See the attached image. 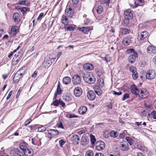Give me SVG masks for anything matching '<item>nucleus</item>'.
I'll return each instance as SVG.
<instances>
[{
  "label": "nucleus",
  "instance_id": "obj_47",
  "mask_svg": "<svg viewBox=\"0 0 156 156\" xmlns=\"http://www.w3.org/2000/svg\"><path fill=\"white\" fill-rule=\"evenodd\" d=\"M129 94H125L122 98V101H125L127 99L129 98Z\"/></svg>",
  "mask_w": 156,
  "mask_h": 156
},
{
  "label": "nucleus",
  "instance_id": "obj_56",
  "mask_svg": "<svg viewBox=\"0 0 156 156\" xmlns=\"http://www.w3.org/2000/svg\"><path fill=\"white\" fill-rule=\"evenodd\" d=\"M47 136L50 139H51V138H52V137L53 136L52 135V134L50 132H49L48 133L47 135Z\"/></svg>",
  "mask_w": 156,
  "mask_h": 156
},
{
  "label": "nucleus",
  "instance_id": "obj_33",
  "mask_svg": "<svg viewBox=\"0 0 156 156\" xmlns=\"http://www.w3.org/2000/svg\"><path fill=\"white\" fill-rule=\"evenodd\" d=\"M16 9L20 10L21 12L23 13V14H24L29 9L27 7H23L22 8H19L16 7Z\"/></svg>",
  "mask_w": 156,
  "mask_h": 156
},
{
  "label": "nucleus",
  "instance_id": "obj_10",
  "mask_svg": "<svg viewBox=\"0 0 156 156\" xmlns=\"http://www.w3.org/2000/svg\"><path fill=\"white\" fill-rule=\"evenodd\" d=\"M71 141L73 144H78L80 141V137L77 135H73L71 137Z\"/></svg>",
  "mask_w": 156,
  "mask_h": 156
},
{
  "label": "nucleus",
  "instance_id": "obj_49",
  "mask_svg": "<svg viewBox=\"0 0 156 156\" xmlns=\"http://www.w3.org/2000/svg\"><path fill=\"white\" fill-rule=\"evenodd\" d=\"M129 70L132 73L136 71V68L134 66H131L130 67Z\"/></svg>",
  "mask_w": 156,
  "mask_h": 156
},
{
  "label": "nucleus",
  "instance_id": "obj_63",
  "mask_svg": "<svg viewBox=\"0 0 156 156\" xmlns=\"http://www.w3.org/2000/svg\"><path fill=\"white\" fill-rule=\"evenodd\" d=\"M12 91H10L9 92V94L8 95L7 97L6 98L7 100H8L10 98V97H11V95H12Z\"/></svg>",
  "mask_w": 156,
  "mask_h": 156
},
{
  "label": "nucleus",
  "instance_id": "obj_9",
  "mask_svg": "<svg viewBox=\"0 0 156 156\" xmlns=\"http://www.w3.org/2000/svg\"><path fill=\"white\" fill-rule=\"evenodd\" d=\"M96 93L93 90H90L87 94L88 98L91 101L94 100L96 98Z\"/></svg>",
  "mask_w": 156,
  "mask_h": 156
},
{
  "label": "nucleus",
  "instance_id": "obj_31",
  "mask_svg": "<svg viewBox=\"0 0 156 156\" xmlns=\"http://www.w3.org/2000/svg\"><path fill=\"white\" fill-rule=\"evenodd\" d=\"M19 17L20 15L18 13L16 12L14 13L13 18L15 22H18L19 21Z\"/></svg>",
  "mask_w": 156,
  "mask_h": 156
},
{
  "label": "nucleus",
  "instance_id": "obj_50",
  "mask_svg": "<svg viewBox=\"0 0 156 156\" xmlns=\"http://www.w3.org/2000/svg\"><path fill=\"white\" fill-rule=\"evenodd\" d=\"M110 135V134L107 132H105L103 134V137L106 139L108 138L109 137Z\"/></svg>",
  "mask_w": 156,
  "mask_h": 156
},
{
  "label": "nucleus",
  "instance_id": "obj_64",
  "mask_svg": "<svg viewBox=\"0 0 156 156\" xmlns=\"http://www.w3.org/2000/svg\"><path fill=\"white\" fill-rule=\"evenodd\" d=\"M95 156H104V154L101 153H97Z\"/></svg>",
  "mask_w": 156,
  "mask_h": 156
},
{
  "label": "nucleus",
  "instance_id": "obj_22",
  "mask_svg": "<svg viewBox=\"0 0 156 156\" xmlns=\"http://www.w3.org/2000/svg\"><path fill=\"white\" fill-rule=\"evenodd\" d=\"M121 146L120 147V148L122 151H127L129 148L128 144L126 141L123 142L122 144H121Z\"/></svg>",
  "mask_w": 156,
  "mask_h": 156
},
{
  "label": "nucleus",
  "instance_id": "obj_38",
  "mask_svg": "<svg viewBox=\"0 0 156 156\" xmlns=\"http://www.w3.org/2000/svg\"><path fill=\"white\" fill-rule=\"evenodd\" d=\"M121 33L122 34H126L129 33V30L126 28H122L121 29Z\"/></svg>",
  "mask_w": 156,
  "mask_h": 156
},
{
  "label": "nucleus",
  "instance_id": "obj_1",
  "mask_svg": "<svg viewBox=\"0 0 156 156\" xmlns=\"http://www.w3.org/2000/svg\"><path fill=\"white\" fill-rule=\"evenodd\" d=\"M127 52L130 54L128 58V61L131 63H133L135 62L136 57H138L137 52L133 49H129Z\"/></svg>",
  "mask_w": 156,
  "mask_h": 156
},
{
  "label": "nucleus",
  "instance_id": "obj_19",
  "mask_svg": "<svg viewBox=\"0 0 156 156\" xmlns=\"http://www.w3.org/2000/svg\"><path fill=\"white\" fill-rule=\"evenodd\" d=\"M94 66L93 64L87 63L83 65V68L85 70H87L90 71L93 70L94 69Z\"/></svg>",
  "mask_w": 156,
  "mask_h": 156
},
{
  "label": "nucleus",
  "instance_id": "obj_62",
  "mask_svg": "<svg viewBox=\"0 0 156 156\" xmlns=\"http://www.w3.org/2000/svg\"><path fill=\"white\" fill-rule=\"evenodd\" d=\"M62 90L61 89H57L56 93L58 94H61Z\"/></svg>",
  "mask_w": 156,
  "mask_h": 156
},
{
  "label": "nucleus",
  "instance_id": "obj_34",
  "mask_svg": "<svg viewBox=\"0 0 156 156\" xmlns=\"http://www.w3.org/2000/svg\"><path fill=\"white\" fill-rule=\"evenodd\" d=\"M48 131L50 132L52 134V135L53 136H55L57 135L58 134V130L55 129H49Z\"/></svg>",
  "mask_w": 156,
  "mask_h": 156
},
{
  "label": "nucleus",
  "instance_id": "obj_59",
  "mask_svg": "<svg viewBox=\"0 0 156 156\" xmlns=\"http://www.w3.org/2000/svg\"><path fill=\"white\" fill-rule=\"evenodd\" d=\"M44 15V13L43 12L41 13L39 15L38 18H37V20H39L40 19H41V17L43 16Z\"/></svg>",
  "mask_w": 156,
  "mask_h": 156
},
{
  "label": "nucleus",
  "instance_id": "obj_3",
  "mask_svg": "<svg viewBox=\"0 0 156 156\" xmlns=\"http://www.w3.org/2000/svg\"><path fill=\"white\" fill-rule=\"evenodd\" d=\"M156 76V72L154 70H149L147 72L146 77V79L149 80H152L154 79Z\"/></svg>",
  "mask_w": 156,
  "mask_h": 156
},
{
  "label": "nucleus",
  "instance_id": "obj_29",
  "mask_svg": "<svg viewBox=\"0 0 156 156\" xmlns=\"http://www.w3.org/2000/svg\"><path fill=\"white\" fill-rule=\"evenodd\" d=\"M96 73L99 77L104 76V72L103 70L97 69L96 70Z\"/></svg>",
  "mask_w": 156,
  "mask_h": 156
},
{
  "label": "nucleus",
  "instance_id": "obj_43",
  "mask_svg": "<svg viewBox=\"0 0 156 156\" xmlns=\"http://www.w3.org/2000/svg\"><path fill=\"white\" fill-rule=\"evenodd\" d=\"M46 128L45 127L42 126H41L38 129V131L39 132H43L46 130Z\"/></svg>",
  "mask_w": 156,
  "mask_h": 156
},
{
  "label": "nucleus",
  "instance_id": "obj_53",
  "mask_svg": "<svg viewBox=\"0 0 156 156\" xmlns=\"http://www.w3.org/2000/svg\"><path fill=\"white\" fill-rule=\"evenodd\" d=\"M59 144L61 147L62 146L65 144L66 142L64 141L63 140H61L59 141Z\"/></svg>",
  "mask_w": 156,
  "mask_h": 156
},
{
  "label": "nucleus",
  "instance_id": "obj_18",
  "mask_svg": "<svg viewBox=\"0 0 156 156\" xmlns=\"http://www.w3.org/2000/svg\"><path fill=\"white\" fill-rule=\"evenodd\" d=\"M24 155L27 156H32L34 152L32 149L27 148L24 151Z\"/></svg>",
  "mask_w": 156,
  "mask_h": 156
},
{
  "label": "nucleus",
  "instance_id": "obj_17",
  "mask_svg": "<svg viewBox=\"0 0 156 156\" xmlns=\"http://www.w3.org/2000/svg\"><path fill=\"white\" fill-rule=\"evenodd\" d=\"M147 51L149 53H156V48L153 46H149L147 48Z\"/></svg>",
  "mask_w": 156,
  "mask_h": 156
},
{
  "label": "nucleus",
  "instance_id": "obj_7",
  "mask_svg": "<svg viewBox=\"0 0 156 156\" xmlns=\"http://www.w3.org/2000/svg\"><path fill=\"white\" fill-rule=\"evenodd\" d=\"M72 82L74 85H79L81 82V79L80 76L78 75H74L72 78Z\"/></svg>",
  "mask_w": 156,
  "mask_h": 156
},
{
  "label": "nucleus",
  "instance_id": "obj_15",
  "mask_svg": "<svg viewBox=\"0 0 156 156\" xmlns=\"http://www.w3.org/2000/svg\"><path fill=\"white\" fill-rule=\"evenodd\" d=\"M18 30V27L16 26H12L11 27V30L10 33L11 37L14 36L17 34Z\"/></svg>",
  "mask_w": 156,
  "mask_h": 156
},
{
  "label": "nucleus",
  "instance_id": "obj_42",
  "mask_svg": "<svg viewBox=\"0 0 156 156\" xmlns=\"http://www.w3.org/2000/svg\"><path fill=\"white\" fill-rule=\"evenodd\" d=\"M66 117L68 118H73L78 117V116L74 114H70L69 113L66 115Z\"/></svg>",
  "mask_w": 156,
  "mask_h": 156
},
{
  "label": "nucleus",
  "instance_id": "obj_54",
  "mask_svg": "<svg viewBox=\"0 0 156 156\" xmlns=\"http://www.w3.org/2000/svg\"><path fill=\"white\" fill-rule=\"evenodd\" d=\"M32 121V120L31 119H29V120H27L25 122L24 124L25 126H27L28 124H29L30 122Z\"/></svg>",
  "mask_w": 156,
  "mask_h": 156
},
{
  "label": "nucleus",
  "instance_id": "obj_28",
  "mask_svg": "<svg viewBox=\"0 0 156 156\" xmlns=\"http://www.w3.org/2000/svg\"><path fill=\"white\" fill-rule=\"evenodd\" d=\"M71 81V78L69 76H66L63 79V82L64 84L67 85Z\"/></svg>",
  "mask_w": 156,
  "mask_h": 156
},
{
  "label": "nucleus",
  "instance_id": "obj_60",
  "mask_svg": "<svg viewBox=\"0 0 156 156\" xmlns=\"http://www.w3.org/2000/svg\"><path fill=\"white\" fill-rule=\"evenodd\" d=\"M59 105H61L62 107L65 106V104L62 101L59 99Z\"/></svg>",
  "mask_w": 156,
  "mask_h": 156
},
{
  "label": "nucleus",
  "instance_id": "obj_40",
  "mask_svg": "<svg viewBox=\"0 0 156 156\" xmlns=\"http://www.w3.org/2000/svg\"><path fill=\"white\" fill-rule=\"evenodd\" d=\"M85 156H94L93 151L90 150L87 151L86 152Z\"/></svg>",
  "mask_w": 156,
  "mask_h": 156
},
{
  "label": "nucleus",
  "instance_id": "obj_32",
  "mask_svg": "<svg viewBox=\"0 0 156 156\" xmlns=\"http://www.w3.org/2000/svg\"><path fill=\"white\" fill-rule=\"evenodd\" d=\"M110 135L112 137L115 138L118 136L119 132L116 131H112L110 132Z\"/></svg>",
  "mask_w": 156,
  "mask_h": 156
},
{
  "label": "nucleus",
  "instance_id": "obj_61",
  "mask_svg": "<svg viewBox=\"0 0 156 156\" xmlns=\"http://www.w3.org/2000/svg\"><path fill=\"white\" fill-rule=\"evenodd\" d=\"M34 145H36L37 146H40L41 145V143L39 141H37L36 140H35Z\"/></svg>",
  "mask_w": 156,
  "mask_h": 156
},
{
  "label": "nucleus",
  "instance_id": "obj_58",
  "mask_svg": "<svg viewBox=\"0 0 156 156\" xmlns=\"http://www.w3.org/2000/svg\"><path fill=\"white\" fill-rule=\"evenodd\" d=\"M75 29V27H72L70 26H69L67 28V30L71 31V30H73Z\"/></svg>",
  "mask_w": 156,
  "mask_h": 156
},
{
  "label": "nucleus",
  "instance_id": "obj_14",
  "mask_svg": "<svg viewBox=\"0 0 156 156\" xmlns=\"http://www.w3.org/2000/svg\"><path fill=\"white\" fill-rule=\"evenodd\" d=\"M74 94L77 97L80 96L82 94V89L79 87L76 88L74 90Z\"/></svg>",
  "mask_w": 156,
  "mask_h": 156
},
{
  "label": "nucleus",
  "instance_id": "obj_35",
  "mask_svg": "<svg viewBox=\"0 0 156 156\" xmlns=\"http://www.w3.org/2000/svg\"><path fill=\"white\" fill-rule=\"evenodd\" d=\"M126 139L130 145L133 144L134 142L133 140L130 137H126Z\"/></svg>",
  "mask_w": 156,
  "mask_h": 156
},
{
  "label": "nucleus",
  "instance_id": "obj_46",
  "mask_svg": "<svg viewBox=\"0 0 156 156\" xmlns=\"http://www.w3.org/2000/svg\"><path fill=\"white\" fill-rule=\"evenodd\" d=\"M132 76L134 80H136L138 77V75L137 72H135L132 73Z\"/></svg>",
  "mask_w": 156,
  "mask_h": 156
},
{
  "label": "nucleus",
  "instance_id": "obj_8",
  "mask_svg": "<svg viewBox=\"0 0 156 156\" xmlns=\"http://www.w3.org/2000/svg\"><path fill=\"white\" fill-rule=\"evenodd\" d=\"M65 13L66 16L71 18L74 15V11L71 8L67 7L65 10Z\"/></svg>",
  "mask_w": 156,
  "mask_h": 156
},
{
  "label": "nucleus",
  "instance_id": "obj_11",
  "mask_svg": "<svg viewBox=\"0 0 156 156\" xmlns=\"http://www.w3.org/2000/svg\"><path fill=\"white\" fill-rule=\"evenodd\" d=\"M125 17L129 18V19H132L133 17V12L132 10L128 9L125 11L124 12Z\"/></svg>",
  "mask_w": 156,
  "mask_h": 156
},
{
  "label": "nucleus",
  "instance_id": "obj_52",
  "mask_svg": "<svg viewBox=\"0 0 156 156\" xmlns=\"http://www.w3.org/2000/svg\"><path fill=\"white\" fill-rule=\"evenodd\" d=\"M151 115L152 116V117L154 119H156V111H153L151 113Z\"/></svg>",
  "mask_w": 156,
  "mask_h": 156
},
{
  "label": "nucleus",
  "instance_id": "obj_55",
  "mask_svg": "<svg viewBox=\"0 0 156 156\" xmlns=\"http://www.w3.org/2000/svg\"><path fill=\"white\" fill-rule=\"evenodd\" d=\"M58 127L59 128H62L63 129L64 127L63 126V124L61 122H60L59 123H57Z\"/></svg>",
  "mask_w": 156,
  "mask_h": 156
},
{
  "label": "nucleus",
  "instance_id": "obj_39",
  "mask_svg": "<svg viewBox=\"0 0 156 156\" xmlns=\"http://www.w3.org/2000/svg\"><path fill=\"white\" fill-rule=\"evenodd\" d=\"M63 99L65 101H69L71 100V97L68 95H65L63 96Z\"/></svg>",
  "mask_w": 156,
  "mask_h": 156
},
{
  "label": "nucleus",
  "instance_id": "obj_23",
  "mask_svg": "<svg viewBox=\"0 0 156 156\" xmlns=\"http://www.w3.org/2000/svg\"><path fill=\"white\" fill-rule=\"evenodd\" d=\"M19 147L21 151L24 152L28 148L27 144L25 142H21L20 144Z\"/></svg>",
  "mask_w": 156,
  "mask_h": 156
},
{
  "label": "nucleus",
  "instance_id": "obj_57",
  "mask_svg": "<svg viewBox=\"0 0 156 156\" xmlns=\"http://www.w3.org/2000/svg\"><path fill=\"white\" fill-rule=\"evenodd\" d=\"M113 94L115 95H120L122 94L121 92L119 91L117 92L115 91H113Z\"/></svg>",
  "mask_w": 156,
  "mask_h": 156
},
{
  "label": "nucleus",
  "instance_id": "obj_4",
  "mask_svg": "<svg viewBox=\"0 0 156 156\" xmlns=\"http://www.w3.org/2000/svg\"><path fill=\"white\" fill-rule=\"evenodd\" d=\"M105 147V143L102 141H99L96 143L95 149L98 151H101Z\"/></svg>",
  "mask_w": 156,
  "mask_h": 156
},
{
  "label": "nucleus",
  "instance_id": "obj_6",
  "mask_svg": "<svg viewBox=\"0 0 156 156\" xmlns=\"http://www.w3.org/2000/svg\"><path fill=\"white\" fill-rule=\"evenodd\" d=\"M11 153L14 155H17L19 156H23L24 155V152L20 151L19 149L15 148L11 151Z\"/></svg>",
  "mask_w": 156,
  "mask_h": 156
},
{
  "label": "nucleus",
  "instance_id": "obj_16",
  "mask_svg": "<svg viewBox=\"0 0 156 156\" xmlns=\"http://www.w3.org/2000/svg\"><path fill=\"white\" fill-rule=\"evenodd\" d=\"M89 141V139L87 136H83L81 140V143L82 145H86L88 144Z\"/></svg>",
  "mask_w": 156,
  "mask_h": 156
},
{
  "label": "nucleus",
  "instance_id": "obj_24",
  "mask_svg": "<svg viewBox=\"0 0 156 156\" xmlns=\"http://www.w3.org/2000/svg\"><path fill=\"white\" fill-rule=\"evenodd\" d=\"M131 42V38L129 37H125L122 41L123 44L125 46L129 45Z\"/></svg>",
  "mask_w": 156,
  "mask_h": 156
},
{
  "label": "nucleus",
  "instance_id": "obj_2",
  "mask_svg": "<svg viewBox=\"0 0 156 156\" xmlns=\"http://www.w3.org/2000/svg\"><path fill=\"white\" fill-rule=\"evenodd\" d=\"M83 78L85 82L89 84L93 83L96 81L95 77L90 73L85 74L83 76Z\"/></svg>",
  "mask_w": 156,
  "mask_h": 156
},
{
  "label": "nucleus",
  "instance_id": "obj_13",
  "mask_svg": "<svg viewBox=\"0 0 156 156\" xmlns=\"http://www.w3.org/2000/svg\"><path fill=\"white\" fill-rule=\"evenodd\" d=\"M148 94V92H147L146 90L143 89L141 90L140 91L139 90L138 95L140 97L142 98H146Z\"/></svg>",
  "mask_w": 156,
  "mask_h": 156
},
{
  "label": "nucleus",
  "instance_id": "obj_21",
  "mask_svg": "<svg viewBox=\"0 0 156 156\" xmlns=\"http://www.w3.org/2000/svg\"><path fill=\"white\" fill-rule=\"evenodd\" d=\"M94 89L95 92V93L98 95L100 96L102 94V91L99 86L97 85L95 86L94 87Z\"/></svg>",
  "mask_w": 156,
  "mask_h": 156
},
{
  "label": "nucleus",
  "instance_id": "obj_27",
  "mask_svg": "<svg viewBox=\"0 0 156 156\" xmlns=\"http://www.w3.org/2000/svg\"><path fill=\"white\" fill-rule=\"evenodd\" d=\"M87 108L85 106H83L80 107L79 110V112L80 114H84L87 111Z\"/></svg>",
  "mask_w": 156,
  "mask_h": 156
},
{
  "label": "nucleus",
  "instance_id": "obj_5",
  "mask_svg": "<svg viewBox=\"0 0 156 156\" xmlns=\"http://www.w3.org/2000/svg\"><path fill=\"white\" fill-rule=\"evenodd\" d=\"M148 34V33L147 31H143L139 34L137 39L138 41H140L147 37Z\"/></svg>",
  "mask_w": 156,
  "mask_h": 156
},
{
  "label": "nucleus",
  "instance_id": "obj_20",
  "mask_svg": "<svg viewBox=\"0 0 156 156\" xmlns=\"http://www.w3.org/2000/svg\"><path fill=\"white\" fill-rule=\"evenodd\" d=\"M131 89L132 92L136 95H137L139 92V90L138 89L137 87L134 85H133L131 86Z\"/></svg>",
  "mask_w": 156,
  "mask_h": 156
},
{
  "label": "nucleus",
  "instance_id": "obj_30",
  "mask_svg": "<svg viewBox=\"0 0 156 156\" xmlns=\"http://www.w3.org/2000/svg\"><path fill=\"white\" fill-rule=\"evenodd\" d=\"M17 4L20 5L28 6L29 5V3L27 1L25 0H21L19 1Z\"/></svg>",
  "mask_w": 156,
  "mask_h": 156
},
{
  "label": "nucleus",
  "instance_id": "obj_36",
  "mask_svg": "<svg viewBox=\"0 0 156 156\" xmlns=\"http://www.w3.org/2000/svg\"><path fill=\"white\" fill-rule=\"evenodd\" d=\"M83 32L84 33L86 34H87V33L93 30L92 28H90V27H83Z\"/></svg>",
  "mask_w": 156,
  "mask_h": 156
},
{
  "label": "nucleus",
  "instance_id": "obj_12",
  "mask_svg": "<svg viewBox=\"0 0 156 156\" xmlns=\"http://www.w3.org/2000/svg\"><path fill=\"white\" fill-rule=\"evenodd\" d=\"M20 56L19 55V54H16L12 60V63L13 65H16L20 61Z\"/></svg>",
  "mask_w": 156,
  "mask_h": 156
},
{
  "label": "nucleus",
  "instance_id": "obj_51",
  "mask_svg": "<svg viewBox=\"0 0 156 156\" xmlns=\"http://www.w3.org/2000/svg\"><path fill=\"white\" fill-rule=\"evenodd\" d=\"M110 2V1L109 0H104L102 1V3L106 4L107 6L109 5Z\"/></svg>",
  "mask_w": 156,
  "mask_h": 156
},
{
  "label": "nucleus",
  "instance_id": "obj_41",
  "mask_svg": "<svg viewBox=\"0 0 156 156\" xmlns=\"http://www.w3.org/2000/svg\"><path fill=\"white\" fill-rule=\"evenodd\" d=\"M103 11V8L102 7L101 5L99 6L97 9V11L99 14H101Z\"/></svg>",
  "mask_w": 156,
  "mask_h": 156
},
{
  "label": "nucleus",
  "instance_id": "obj_44",
  "mask_svg": "<svg viewBox=\"0 0 156 156\" xmlns=\"http://www.w3.org/2000/svg\"><path fill=\"white\" fill-rule=\"evenodd\" d=\"M90 141L92 144H94L96 141V139L95 136L93 135H90Z\"/></svg>",
  "mask_w": 156,
  "mask_h": 156
},
{
  "label": "nucleus",
  "instance_id": "obj_37",
  "mask_svg": "<svg viewBox=\"0 0 156 156\" xmlns=\"http://www.w3.org/2000/svg\"><path fill=\"white\" fill-rule=\"evenodd\" d=\"M66 16L63 15L62 16V23L64 25H66L68 23V18Z\"/></svg>",
  "mask_w": 156,
  "mask_h": 156
},
{
  "label": "nucleus",
  "instance_id": "obj_25",
  "mask_svg": "<svg viewBox=\"0 0 156 156\" xmlns=\"http://www.w3.org/2000/svg\"><path fill=\"white\" fill-rule=\"evenodd\" d=\"M22 78V77L19 76V72L17 71L15 74L13 78V81L16 83H18L20 79Z\"/></svg>",
  "mask_w": 156,
  "mask_h": 156
},
{
  "label": "nucleus",
  "instance_id": "obj_26",
  "mask_svg": "<svg viewBox=\"0 0 156 156\" xmlns=\"http://www.w3.org/2000/svg\"><path fill=\"white\" fill-rule=\"evenodd\" d=\"M123 22L122 23V24L124 27H128L130 23V20L132 19H129V18L125 17Z\"/></svg>",
  "mask_w": 156,
  "mask_h": 156
},
{
  "label": "nucleus",
  "instance_id": "obj_45",
  "mask_svg": "<svg viewBox=\"0 0 156 156\" xmlns=\"http://www.w3.org/2000/svg\"><path fill=\"white\" fill-rule=\"evenodd\" d=\"M104 58V60L106 62L109 61L111 60V57L108 55H106Z\"/></svg>",
  "mask_w": 156,
  "mask_h": 156
},
{
  "label": "nucleus",
  "instance_id": "obj_48",
  "mask_svg": "<svg viewBox=\"0 0 156 156\" xmlns=\"http://www.w3.org/2000/svg\"><path fill=\"white\" fill-rule=\"evenodd\" d=\"M59 100L58 101L57 100L54 101L53 104L54 106H57L59 105Z\"/></svg>",
  "mask_w": 156,
  "mask_h": 156
}]
</instances>
